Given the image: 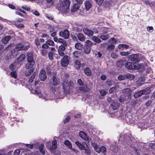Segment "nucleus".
Returning <instances> with one entry per match:
<instances>
[{
  "label": "nucleus",
  "instance_id": "5",
  "mask_svg": "<svg viewBox=\"0 0 155 155\" xmlns=\"http://www.w3.org/2000/svg\"><path fill=\"white\" fill-rule=\"evenodd\" d=\"M29 46V44L28 43H26L25 45H24L20 43L16 45L14 48V50L15 51H18L21 50H27L28 49Z\"/></svg>",
  "mask_w": 155,
  "mask_h": 155
},
{
  "label": "nucleus",
  "instance_id": "33",
  "mask_svg": "<svg viewBox=\"0 0 155 155\" xmlns=\"http://www.w3.org/2000/svg\"><path fill=\"white\" fill-rule=\"evenodd\" d=\"M115 46L113 44H109L107 47V50L109 51L113 50Z\"/></svg>",
  "mask_w": 155,
  "mask_h": 155
},
{
  "label": "nucleus",
  "instance_id": "12",
  "mask_svg": "<svg viewBox=\"0 0 155 155\" xmlns=\"http://www.w3.org/2000/svg\"><path fill=\"white\" fill-rule=\"evenodd\" d=\"M84 8L86 11L89 10L92 6L91 2L89 1H86L84 3Z\"/></svg>",
  "mask_w": 155,
  "mask_h": 155
},
{
  "label": "nucleus",
  "instance_id": "47",
  "mask_svg": "<svg viewBox=\"0 0 155 155\" xmlns=\"http://www.w3.org/2000/svg\"><path fill=\"white\" fill-rule=\"evenodd\" d=\"M35 77V74L33 73L29 79L28 81L30 83H32Z\"/></svg>",
  "mask_w": 155,
  "mask_h": 155
},
{
  "label": "nucleus",
  "instance_id": "49",
  "mask_svg": "<svg viewBox=\"0 0 155 155\" xmlns=\"http://www.w3.org/2000/svg\"><path fill=\"white\" fill-rule=\"evenodd\" d=\"M100 94L102 96H104L106 94V92L104 90H101L100 91Z\"/></svg>",
  "mask_w": 155,
  "mask_h": 155
},
{
  "label": "nucleus",
  "instance_id": "22",
  "mask_svg": "<svg viewBox=\"0 0 155 155\" xmlns=\"http://www.w3.org/2000/svg\"><path fill=\"white\" fill-rule=\"evenodd\" d=\"M75 48L77 50H81L83 48L82 45L79 43H77L75 44Z\"/></svg>",
  "mask_w": 155,
  "mask_h": 155
},
{
  "label": "nucleus",
  "instance_id": "61",
  "mask_svg": "<svg viewBox=\"0 0 155 155\" xmlns=\"http://www.w3.org/2000/svg\"><path fill=\"white\" fill-rule=\"evenodd\" d=\"M70 119V117L69 116H68L64 120V123H67Z\"/></svg>",
  "mask_w": 155,
  "mask_h": 155
},
{
  "label": "nucleus",
  "instance_id": "59",
  "mask_svg": "<svg viewBox=\"0 0 155 155\" xmlns=\"http://www.w3.org/2000/svg\"><path fill=\"white\" fill-rule=\"evenodd\" d=\"M45 16L46 17H47L48 19L51 20H52L54 18V17L52 15H46Z\"/></svg>",
  "mask_w": 155,
  "mask_h": 155
},
{
  "label": "nucleus",
  "instance_id": "20",
  "mask_svg": "<svg viewBox=\"0 0 155 155\" xmlns=\"http://www.w3.org/2000/svg\"><path fill=\"white\" fill-rule=\"evenodd\" d=\"M77 37L79 40L81 41H84L85 40V37L81 33L78 34Z\"/></svg>",
  "mask_w": 155,
  "mask_h": 155
},
{
  "label": "nucleus",
  "instance_id": "63",
  "mask_svg": "<svg viewBox=\"0 0 155 155\" xmlns=\"http://www.w3.org/2000/svg\"><path fill=\"white\" fill-rule=\"evenodd\" d=\"M74 30L75 31H77V32H79L81 31L82 30V28H78V27H76L74 28Z\"/></svg>",
  "mask_w": 155,
  "mask_h": 155
},
{
  "label": "nucleus",
  "instance_id": "62",
  "mask_svg": "<svg viewBox=\"0 0 155 155\" xmlns=\"http://www.w3.org/2000/svg\"><path fill=\"white\" fill-rule=\"evenodd\" d=\"M5 151L4 150L1 149L0 150V155H6Z\"/></svg>",
  "mask_w": 155,
  "mask_h": 155
},
{
  "label": "nucleus",
  "instance_id": "44",
  "mask_svg": "<svg viewBox=\"0 0 155 155\" xmlns=\"http://www.w3.org/2000/svg\"><path fill=\"white\" fill-rule=\"evenodd\" d=\"M46 42L48 45L50 46H53L54 44V41L51 40H47Z\"/></svg>",
  "mask_w": 155,
  "mask_h": 155
},
{
  "label": "nucleus",
  "instance_id": "43",
  "mask_svg": "<svg viewBox=\"0 0 155 155\" xmlns=\"http://www.w3.org/2000/svg\"><path fill=\"white\" fill-rule=\"evenodd\" d=\"M117 42L116 39L114 38H111L109 40V42L110 43V44H113L114 45V44L116 43Z\"/></svg>",
  "mask_w": 155,
  "mask_h": 155
},
{
  "label": "nucleus",
  "instance_id": "51",
  "mask_svg": "<svg viewBox=\"0 0 155 155\" xmlns=\"http://www.w3.org/2000/svg\"><path fill=\"white\" fill-rule=\"evenodd\" d=\"M103 1L104 0H96V3L99 5H101L102 4Z\"/></svg>",
  "mask_w": 155,
  "mask_h": 155
},
{
  "label": "nucleus",
  "instance_id": "50",
  "mask_svg": "<svg viewBox=\"0 0 155 155\" xmlns=\"http://www.w3.org/2000/svg\"><path fill=\"white\" fill-rule=\"evenodd\" d=\"M86 45H87L88 46H89L91 47V46L93 45L92 43L90 40H87L86 41Z\"/></svg>",
  "mask_w": 155,
  "mask_h": 155
},
{
  "label": "nucleus",
  "instance_id": "29",
  "mask_svg": "<svg viewBox=\"0 0 155 155\" xmlns=\"http://www.w3.org/2000/svg\"><path fill=\"white\" fill-rule=\"evenodd\" d=\"M64 144L69 148H71L72 147V145L70 142L68 140H66L64 142Z\"/></svg>",
  "mask_w": 155,
  "mask_h": 155
},
{
  "label": "nucleus",
  "instance_id": "52",
  "mask_svg": "<svg viewBox=\"0 0 155 155\" xmlns=\"http://www.w3.org/2000/svg\"><path fill=\"white\" fill-rule=\"evenodd\" d=\"M15 63H14L10 66L9 68L11 70H13L15 69Z\"/></svg>",
  "mask_w": 155,
  "mask_h": 155
},
{
  "label": "nucleus",
  "instance_id": "10",
  "mask_svg": "<svg viewBox=\"0 0 155 155\" xmlns=\"http://www.w3.org/2000/svg\"><path fill=\"white\" fill-rule=\"evenodd\" d=\"M69 35V32L67 30H64L63 31H61L59 33V36L65 39L68 38Z\"/></svg>",
  "mask_w": 155,
  "mask_h": 155
},
{
  "label": "nucleus",
  "instance_id": "46",
  "mask_svg": "<svg viewBox=\"0 0 155 155\" xmlns=\"http://www.w3.org/2000/svg\"><path fill=\"white\" fill-rule=\"evenodd\" d=\"M15 25L18 28H24L25 27L24 25L21 24H15Z\"/></svg>",
  "mask_w": 155,
  "mask_h": 155
},
{
  "label": "nucleus",
  "instance_id": "60",
  "mask_svg": "<svg viewBox=\"0 0 155 155\" xmlns=\"http://www.w3.org/2000/svg\"><path fill=\"white\" fill-rule=\"evenodd\" d=\"M20 153V150L19 149H17L14 153V155H19Z\"/></svg>",
  "mask_w": 155,
  "mask_h": 155
},
{
  "label": "nucleus",
  "instance_id": "34",
  "mask_svg": "<svg viewBox=\"0 0 155 155\" xmlns=\"http://www.w3.org/2000/svg\"><path fill=\"white\" fill-rule=\"evenodd\" d=\"M126 75V78H128L130 80H133L134 78V76L131 74H127Z\"/></svg>",
  "mask_w": 155,
  "mask_h": 155
},
{
  "label": "nucleus",
  "instance_id": "64",
  "mask_svg": "<svg viewBox=\"0 0 155 155\" xmlns=\"http://www.w3.org/2000/svg\"><path fill=\"white\" fill-rule=\"evenodd\" d=\"M111 56L113 58H116L118 57L117 55L114 53H111Z\"/></svg>",
  "mask_w": 155,
  "mask_h": 155
},
{
  "label": "nucleus",
  "instance_id": "6",
  "mask_svg": "<svg viewBox=\"0 0 155 155\" xmlns=\"http://www.w3.org/2000/svg\"><path fill=\"white\" fill-rule=\"evenodd\" d=\"M140 55L138 54H133L128 56V60L133 62H139L140 59Z\"/></svg>",
  "mask_w": 155,
  "mask_h": 155
},
{
  "label": "nucleus",
  "instance_id": "30",
  "mask_svg": "<svg viewBox=\"0 0 155 155\" xmlns=\"http://www.w3.org/2000/svg\"><path fill=\"white\" fill-rule=\"evenodd\" d=\"M25 58V55L24 54H21L17 58V61L18 63L23 60Z\"/></svg>",
  "mask_w": 155,
  "mask_h": 155
},
{
  "label": "nucleus",
  "instance_id": "27",
  "mask_svg": "<svg viewBox=\"0 0 155 155\" xmlns=\"http://www.w3.org/2000/svg\"><path fill=\"white\" fill-rule=\"evenodd\" d=\"M144 83V80L143 78H140L137 81V84L139 86H141Z\"/></svg>",
  "mask_w": 155,
  "mask_h": 155
},
{
  "label": "nucleus",
  "instance_id": "8",
  "mask_svg": "<svg viewBox=\"0 0 155 155\" xmlns=\"http://www.w3.org/2000/svg\"><path fill=\"white\" fill-rule=\"evenodd\" d=\"M125 68L127 69L134 70L136 69V66L132 63L128 62L125 64Z\"/></svg>",
  "mask_w": 155,
  "mask_h": 155
},
{
  "label": "nucleus",
  "instance_id": "25",
  "mask_svg": "<svg viewBox=\"0 0 155 155\" xmlns=\"http://www.w3.org/2000/svg\"><path fill=\"white\" fill-rule=\"evenodd\" d=\"M99 31L101 35L105 34L107 32V28H106L101 27L100 28Z\"/></svg>",
  "mask_w": 155,
  "mask_h": 155
},
{
  "label": "nucleus",
  "instance_id": "1",
  "mask_svg": "<svg viewBox=\"0 0 155 155\" xmlns=\"http://www.w3.org/2000/svg\"><path fill=\"white\" fill-rule=\"evenodd\" d=\"M58 81L55 77H53L52 81L50 83V87L54 93V94L49 96L46 94L44 91H41V90L38 88H36L34 90H32V92L34 94L38 95L40 98L44 99L45 100L52 99L54 97V94H57L60 93V88H59Z\"/></svg>",
  "mask_w": 155,
  "mask_h": 155
},
{
  "label": "nucleus",
  "instance_id": "11",
  "mask_svg": "<svg viewBox=\"0 0 155 155\" xmlns=\"http://www.w3.org/2000/svg\"><path fill=\"white\" fill-rule=\"evenodd\" d=\"M79 136L83 139L86 141H89L90 138L83 131H81L79 133Z\"/></svg>",
  "mask_w": 155,
  "mask_h": 155
},
{
  "label": "nucleus",
  "instance_id": "24",
  "mask_svg": "<svg viewBox=\"0 0 155 155\" xmlns=\"http://www.w3.org/2000/svg\"><path fill=\"white\" fill-rule=\"evenodd\" d=\"M84 74L87 76H90L91 74V71L88 68H86L84 70Z\"/></svg>",
  "mask_w": 155,
  "mask_h": 155
},
{
  "label": "nucleus",
  "instance_id": "26",
  "mask_svg": "<svg viewBox=\"0 0 155 155\" xmlns=\"http://www.w3.org/2000/svg\"><path fill=\"white\" fill-rule=\"evenodd\" d=\"M91 51V47L87 45H85L84 48V52L86 54H88Z\"/></svg>",
  "mask_w": 155,
  "mask_h": 155
},
{
  "label": "nucleus",
  "instance_id": "28",
  "mask_svg": "<svg viewBox=\"0 0 155 155\" xmlns=\"http://www.w3.org/2000/svg\"><path fill=\"white\" fill-rule=\"evenodd\" d=\"M11 36H5L2 39V42L4 44H6L8 42Z\"/></svg>",
  "mask_w": 155,
  "mask_h": 155
},
{
  "label": "nucleus",
  "instance_id": "55",
  "mask_svg": "<svg viewBox=\"0 0 155 155\" xmlns=\"http://www.w3.org/2000/svg\"><path fill=\"white\" fill-rule=\"evenodd\" d=\"M11 75L13 78H16L17 77V74L15 71H12L11 72Z\"/></svg>",
  "mask_w": 155,
  "mask_h": 155
},
{
  "label": "nucleus",
  "instance_id": "23",
  "mask_svg": "<svg viewBox=\"0 0 155 155\" xmlns=\"http://www.w3.org/2000/svg\"><path fill=\"white\" fill-rule=\"evenodd\" d=\"M106 151V148L104 146H102L101 147H99L98 150H97V152L98 153L102 152L103 153H105Z\"/></svg>",
  "mask_w": 155,
  "mask_h": 155
},
{
  "label": "nucleus",
  "instance_id": "14",
  "mask_svg": "<svg viewBox=\"0 0 155 155\" xmlns=\"http://www.w3.org/2000/svg\"><path fill=\"white\" fill-rule=\"evenodd\" d=\"M55 137H54V140L52 141V146L50 148V150L52 152H54L57 147V142L55 139Z\"/></svg>",
  "mask_w": 155,
  "mask_h": 155
},
{
  "label": "nucleus",
  "instance_id": "16",
  "mask_svg": "<svg viewBox=\"0 0 155 155\" xmlns=\"http://www.w3.org/2000/svg\"><path fill=\"white\" fill-rule=\"evenodd\" d=\"M80 7V6L77 3L74 4L71 9V11L72 12H79L80 10L79 8Z\"/></svg>",
  "mask_w": 155,
  "mask_h": 155
},
{
  "label": "nucleus",
  "instance_id": "42",
  "mask_svg": "<svg viewBox=\"0 0 155 155\" xmlns=\"http://www.w3.org/2000/svg\"><path fill=\"white\" fill-rule=\"evenodd\" d=\"M118 78L120 81L124 80L126 78V75H120L118 76Z\"/></svg>",
  "mask_w": 155,
  "mask_h": 155
},
{
  "label": "nucleus",
  "instance_id": "18",
  "mask_svg": "<svg viewBox=\"0 0 155 155\" xmlns=\"http://www.w3.org/2000/svg\"><path fill=\"white\" fill-rule=\"evenodd\" d=\"M136 66V69H137L138 71H140L144 68V66L143 64H137Z\"/></svg>",
  "mask_w": 155,
  "mask_h": 155
},
{
  "label": "nucleus",
  "instance_id": "37",
  "mask_svg": "<svg viewBox=\"0 0 155 155\" xmlns=\"http://www.w3.org/2000/svg\"><path fill=\"white\" fill-rule=\"evenodd\" d=\"M80 52L77 51H75L73 53L74 56L76 58H78L80 55Z\"/></svg>",
  "mask_w": 155,
  "mask_h": 155
},
{
  "label": "nucleus",
  "instance_id": "53",
  "mask_svg": "<svg viewBox=\"0 0 155 155\" xmlns=\"http://www.w3.org/2000/svg\"><path fill=\"white\" fill-rule=\"evenodd\" d=\"M63 51H64L60 50H58V54L60 56H64V54Z\"/></svg>",
  "mask_w": 155,
  "mask_h": 155
},
{
  "label": "nucleus",
  "instance_id": "32",
  "mask_svg": "<svg viewBox=\"0 0 155 155\" xmlns=\"http://www.w3.org/2000/svg\"><path fill=\"white\" fill-rule=\"evenodd\" d=\"M100 38L103 40H105L108 39L109 38V35L108 34L106 35H101L100 36Z\"/></svg>",
  "mask_w": 155,
  "mask_h": 155
},
{
  "label": "nucleus",
  "instance_id": "17",
  "mask_svg": "<svg viewBox=\"0 0 155 155\" xmlns=\"http://www.w3.org/2000/svg\"><path fill=\"white\" fill-rule=\"evenodd\" d=\"M145 92V90H141L139 91L136 92L134 94V97L135 98H137L141 96Z\"/></svg>",
  "mask_w": 155,
  "mask_h": 155
},
{
  "label": "nucleus",
  "instance_id": "57",
  "mask_svg": "<svg viewBox=\"0 0 155 155\" xmlns=\"http://www.w3.org/2000/svg\"><path fill=\"white\" fill-rule=\"evenodd\" d=\"M42 48L43 49H47L49 48L48 44L46 43L43 44L42 45Z\"/></svg>",
  "mask_w": 155,
  "mask_h": 155
},
{
  "label": "nucleus",
  "instance_id": "3",
  "mask_svg": "<svg viewBox=\"0 0 155 155\" xmlns=\"http://www.w3.org/2000/svg\"><path fill=\"white\" fill-rule=\"evenodd\" d=\"M75 143L80 150H84L86 154H89L90 153L89 148L86 142H82L81 143L77 141L75 142Z\"/></svg>",
  "mask_w": 155,
  "mask_h": 155
},
{
  "label": "nucleus",
  "instance_id": "39",
  "mask_svg": "<svg viewBox=\"0 0 155 155\" xmlns=\"http://www.w3.org/2000/svg\"><path fill=\"white\" fill-rule=\"evenodd\" d=\"M41 51V53L43 56H46L47 53V51L45 49H41L40 50Z\"/></svg>",
  "mask_w": 155,
  "mask_h": 155
},
{
  "label": "nucleus",
  "instance_id": "45",
  "mask_svg": "<svg viewBox=\"0 0 155 155\" xmlns=\"http://www.w3.org/2000/svg\"><path fill=\"white\" fill-rule=\"evenodd\" d=\"M48 57L50 60H52L54 59L53 54L52 52H49L48 54Z\"/></svg>",
  "mask_w": 155,
  "mask_h": 155
},
{
  "label": "nucleus",
  "instance_id": "41",
  "mask_svg": "<svg viewBox=\"0 0 155 155\" xmlns=\"http://www.w3.org/2000/svg\"><path fill=\"white\" fill-rule=\"evenodd\" d=\"M91 145L97 152V150H98L99 148L97 144L96 143H92Z\"/></svg>",
  "mask_w": 155,
  "mask_h": 155
},
{
  "label": "nucleus",
  "instance_id": "4",
  "mask_svg": "<svg viewBox=\"0 0 155 155\" xmlns=\"http://www.w3.org/2000/svg\"><path fill=\"white\" fill-rule=\"evenodd\" d=\"M27 60L28 63L26 64V69H29L32 68L35 64V62L33 60V56L31 52H28L27 53Z\"/></svg>",
  "mask_w": 155,
  "mask_h": 155
},
{
  "label": "nucleus",
  "instance_id": "48",
  "mask_svg": "<svg viewBox=\"0 0 155 155\" xmlns=\"http://www.w3.org/2000/svg\"><path fill=\"white\" fill-rule=\"evenodd\" d=\"M117 90V88L116 87H113L111 88L109 90V92L110 93H112L113 92H115Z\"/></svg>",
  "mask_w": 155,
  "mask_h": 155
},
{
  "label": "nucleus",
  "instance_id": "31",
  "mask_svg": "<svg viewBox=\"0 0 155 155\" xmlns=\"http://www.w3.org/2000/svg\"><path fill=\"white\" fill-rule=\"evenodd\" d=\"M75 66L77 69H79L81 66L80 62L78 60H76L74 62Z\"/></svg>",
  "mask_w": 155,
  "mask_h": 155
},
{
  "label": "nucleus",
  "instance_id": "9",
  "mask_svg": "<svg viewBox=\"0 0 155 155\" xmlns=\"http://www.w3.org/2000/svg\"><path fill=\"white\" fill-rule=\"evenodd\" d=\"M39 77L41 81H45L46 79L47 76L45 71L42 70L40 71L39 74Z\"/></svg>",
  "mask_w": 155,
  "mask_h": 155
},
{
  "label": "nucleus",
  "instance_id": "7",
  "mask_svg": "<svg viewBox=\"0 0 155 155\" xmlns=\"http://www.w3.org/2000/svg\"><path fill=\"white\" fill-rule=\"evenodd\" d=\"M69 63L68 57L65 55L63 58L61 60V64L62 66L65 67L67 66Z\"/></svg>",
  "mask_w": 155,
  "mask_h": 155
},
{
  "label": "nucleus",
  "instance_id": "54",
  "mask_svg": "<svg viewBox=\"0 0 155 155\" xmlns=\"http://www.w3.org/2000/svg\"><path fill=\"white\" fill-rule=\"evenodd\" d=\"M104 6L105 7H108L110 6V2L107 1L105 2L104 4Z\"/></svg>",
  "mask_w": 155,
  "mask_h": 155
},
{
  "label": "nucleus",
  "instance_id": "35",
  "mask_svg": "<svg viewBox=\"0 0 155 155\" xmlns=\"http://www.w3.org/2000/svg\"><path fill=\"white\" fill-rule=\"evenodd\" d=\"M28 69H29V70L28 71V72H26L25 74V76H27L30 75L31 73L34 70V69L33 68V67Z\"/></svg>",
  "mask_w": 155,
  "mask_h": 155
},
{
  "label": "nucleus",
  "instance_id": "38",
  "mask_svg": "<svg viewBox=\"0 0 155 155\" xmlns=\"http://www.w3.org/2000/svg\"><path fill=\"white\" fill-rule=\"evenodd\" d=\"M92 39L93 41L97 43H100L101 41V40L99 38L96 36L93 37Z\"/></svg>",
  "mask_w": 155,
  "mask_h": 155
},
{
  "label": "nucleus",
  "instance_id": "13",
  "mask_svg": "<svg viewBox=\"0 0 155 155\" xmlns=\"http://www.w3.org/2000/svg\"><path fill=\"white\" fill-rule=\"evenodd\" d=\"M71 83L69 84L68 81H64L62 84V87L64 91H67L69 88L70 85H71Z\"/></svg>",
  "mask_w": 155,
  "mask_h": 155
},
{
  "label": "nucleus",
  "instance_id": "21",
  "mask_svg": "<svg viewBox=\"0 0 155 155\" xmlns=\"http://www.w3.org/2000/svg\"><path fill=\"white\" fill-rule=\"evenodd\" d=\"M46 6L48 8H50L53 5L54 0H46Z\"/></svg>",
  "mask_w": 155,
  "mask_h": 155
},
{
  "label": "nucleus",
  "instance_id": "15",
  "mask_svg": "<svg viewBox=\"0 0 155 155\" xmlns=\"http://www.w3.org/2000/svg\"><path fill=\"white\" fill-rule=\"evenodd\" d=\"M83 31L85 34L89 37H91L93 35V32L87 28H84Z\"/></svg>",
  "mask_w": 155,
  "mask_h": 155
},
{
  "label": "nucleus",
  "instance_id": "19",
  "mask_svg": "<svg viewBox=\"0 0 155 155\" xmlns=\"http://www.w3.org/2000/svg\"><path fill=\"white\" fill-rule=\"evenodd\" d=\"M123 92L126 95H127L128 97L131 96V90L129 88H126L123 90Z\"/></svg>",
  "mask_w": 155,
  "mask_h": 155
},
{
  "label": "nucleus",
  "instance_id": "40",
  "mask_svg": "<svg viewBox=\"0 0 155 155\" xmlns=\"http://www.w3.org/2000/svg\"><path fill=\"white\" fill-rule=\"evenodd\" d=\"M130 54V52L128 51L124 52L122 51L120 52V54L122 56H126Z\"/></svg>",
  "mask_w": 155,
  "mask_h": 155
},
{
  "label": "nucleus",
  "instance_id": "2",
  "mask_svg": "<svg viewBox=\"0 0 155 155\" xmlns=\"http://www.w3.org/2000/svg\"><path fill=\"white\" fill-rule=\"evenodd\" d=\"M70 2L68 0H65L62 1L60 5L59 10L64 14L67 13L69 11V7Z\"/></svg>",
  "mask_w": 155,
  "mask_h": 155
},
{
  "label": "nucleus",
  "instance_id": "58",
  "mask_svg": "<svg viewBox=\"0 0 155 155\" xmlns=\"http://www.w3.org/2000/svg\"><path fill=\"white\" fill-rule=\"evenodd\" d=\"M147 30L150 32H152L153 31V28L152 27H148L147 28Z\"/></svg>",
  "mask_w": 155,
  "mask_h": 155
},
{
  "label": "nucleus",
  "instance_id": "36",
  "mask_svg": "<svg viewBox=\"0 0 155 155\" xmlns=\"http://www.w3.org/2000/svg\"><path fill=\"white\" fill-rule=\"evenodd\" d=\"M118 106L119 105L117 103H114L111 104V107L114 110L116 109Z\"/></svg>",
  "mask_w": 155,
  "mask_h": 155
},
{
  "label": "nucleus",
  "instance_id": "56",
  "mask_svg": "<svg viewBox=\"0 0 155 155\" xmlns=\"http://www.w3.org/2000/svg\"><path fill=\"white\" fill-rule=\"evenodd\" d=\"M65 46H63V45H61L59 46V49L58 50H60L64 51L66 48Z\"/></svg>",
  "mask_w": 155,
  "mask_h": 155
}]
</instances>
